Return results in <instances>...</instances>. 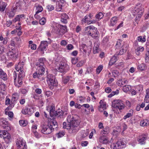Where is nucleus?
<instances>
[{"instance_id":"nucleus-48","label":"nucleus","mask_w":149,"mask_h":149,"mask_svg":"<svg viewBox=\"0 0 149 149\" xmlns=\"http://www.w3.org/2000/svg\"><path fill=\"white\" fill-rule=\"evenodd\" d=\"M52 31L53 32L59 35H61V33L59 31V29L56 27H54Z\"/></svg>"},{"instance_id":"nucleus-53","label":"nucleus","mask_w":149,"mask_h":149,"mask_svg":"<svg viewBox=\"0 0 149 149\" xmlns=\"http://www.w3.org/2000/svg\"><path fill=\"white\" fill-rule=\"evenodd\" d=\"M15 12L12 10V11L7 13V15L10 18H12L15 15Z\"/></svg>"},{"instance_id":"nucleus-37","label":"nucleus","mask_w":149,"mask_h":149,"mask_svg":"<svg viewBox=\"0 0 149 149\" xmlns=\"http://www.w3.org/2000/svg\"><path fill=\"white\" fill-rule=\"evenodd\" d=\"M36 13H40L43 10L42 6L40 5H38L36 6Z\"/></svg>"},{"instance_id":"nucleus-58","label":"nucleus","mask_w":149,"mask_h":149,"mask_svg":"<svg viewBox=\"0 0 149 149\" xmlns=\"http://www.w3.org/2000/svg\"><path fill=\"white\" fill-rule=\"evenodd\" d=\"M5 85L4 84L0 83V93L2 92V91H4L5 89Z\"/></svg>"},{"instance_id":"nucleus-47","label":"nucleus","mask_w":149,"mask_h":149,"mask_svg":"<svg viewBox=\"0 0 149 149\" xmlns=\"http://www.w3.org/2000/svg\"><path fill=\"white\" fill-rule=\"evenodd\" d=\"M103 68V66L102 65H99L96 70L97 74H99L102 70Z\"/></svg>"},{"instance_id":"nucleus-64","label":"nucleus","mask_w":149,"mask_h":149,"mask_svg":"<svg viewBox=\"0 0 149 149\" xmlns=\"http://www.w3.org/2000/svg\"><path fill=\"white\" fill-rule=\"evenodd\" d=\"M112 91V90L110 87H107L105 89V91L107 93H109Z\"/></svg>"},{"instance_id":"nucleus-22","label":"nucleus","mask_w":149,"mask_h":149,"mask_svg":"<svg viewBox=\"0 0 149 149\" xmlns=\"http://www.w3.org/2000/svg\"><path fill=\"white\" fill-rule=\"evenodd\" d=\"M0 78L4 80H6L8 79L7 74L2 70H0Z\"/></svg>"},{"instance_id":"nucleus-20","label":"nucleus","mask_w":149,"mask_h":149,"mask_svg":"<svg viewBox=\"0 0 149 149\" xmlns=\"http://www.w3.org/2000/svg\"><path fill=\"white\" fill-rule=\"evenodd\" d=\"M118 20V17H112L110 20V26H113L117 23Z\"/></svg>"},{"instance_id":"nucleus-44","label":"nucleus","mask_w":149,"mask_h":149,"mask_svg":"<svg viewBox=\"0 0 149 149\" xmlns=\"http://www.w3.org/2000/svg\"><path fill=\"white\" fill-rule=\"evenodd\" d=\"M20 125L24 127L27 124V121L24 120H20L19 121Z\"/></svg>"},{"instance_id":"nucleus-62","label":"nucleus","mask_w":149,"mask_h":149,"mask_svg":"<svg viewBox=\"0 0 149 149\" xmlns=\"http://www.w3.org/2000/svg\"><path fill=\"white\" fill-rule=\"evenodd\" d=\"M61 18L68 19V15L65 13L61 14Z\"/></svg>"},{"instance_id":"nucleus-11","label":"nucleus","mask_w":149,"mask_h":149,"mask_svg":"<svg viewBox=\"0 0 149 149\" xmlns=\"http://www.w3.org/2000/svg\"><path fill=\"white\" fill-rule=\"evenodd\" d=\"M143 11L141 7L135 8L134 13L135 15H136V18H137L138 17V18H140L143 15Z\"/></svg>"},{"instance_id":"nucleus-34","label":"nucleus","mask_w":149,"mask_h":149,"mask_svg":"<svg viewBox=\"0 0 149 149\" xmlns=\"http://www.w3.org/2000/svg\"><path fill=\"white\" fill-rule=\"evenodd\" d=\"M131 89V87L128 85H125L123 86V91L125 92L129 91Z\"/></svg>"},{"instance_id":"nucleus-19","label":"nucleus","mask_w":149,"mask_h":149,"mask_svg":"<svg viewBox=\"0 0 149 149\" xmlns=\"http://www.w3.org/2000/svg\"><path fill=\"white\" fill-rule=\"evenodd\" d=\"M128 82V81L127 80L125 79H120L118 81L117 84L118 86H121L125 84H127Z\"/></svg>"},{"instance_id":"nucleus-15","label":"nucleus","mask_w":149,"mask_h":149,"mask_svg":"<svg viewBox=\"0 0 149 149\" xmlns=\"http://www.w3.org/2000/svg\"><path fill=\"white\" fill-rule=\"evenodd\" d=\"M22 113L24 114H28L31 115L33 113V111L31 108H29L27 107H26L24 109H22Z\"/></svg>"},{"instance_id":"nucleus-56","label":"nucleus","mask_w":149,"mask_h":149,"mask_svg":"<svg viewBox=\"0 0 149 149\" xmlns=\"http://www.w3.org/2000/svg\"><path fill=\"white\" fill-rule=\"evenodd\" d=\"M112 134L113 136V137L111 138V139H113V138L116 137V136L118 135V131H113L112 132Z\"/></svg>"},{"instance_id":"nucleus-2","label":"nucleus","mask_w":149,"mask_h":149,"mask_svg":"<svg viewBox=\"0 0 149 149\" xmlns=\"http://www.w3.org/2000/svg\"><path fill=\"white\" fill-rule=\"evenodd\" d=\"M44 58H40L38 62L36 64L37 71L33 74L34 78H37L38 79H41L42 76L45 73V69L44 68Z\"/></svg>"},{"instance_id":"nucleus-10","label":"nucleus","mask_w":149,"mask_h":149,"mask_svg":"<svg viewBox=\"0 0 149 149\" xmlns=\"http://www.w3.org/2000/svg\"><path fill=\"white\" fill-rule=\"evenodd\" d=\"M18 54L16 50H13L9 51L8 53V56L10 58L15 59L17 58Z\"/></svg>"},{"instance_id":"nucleus-14","label":"nucleus","mask_w":149,"mask_h":149,"mask_svg":"<svg viewBox=\"0 0 149 149\" xmlns=\"http://www.w3.org/2000/svg\"><path fill=\"white\" fill-rule=\"evenodd\" d=\"M80 121L79 120H78L75 118L74 121H72L70 124H71V130H74V127H77L80 124Z\"/></svg>"},{"instance_id":"nucleus-35","label":"nucleus","mask_w":149,"mask_h":149,"mask_svg":"<svg viewBox=\"0 0 149 149\" xmlns=\"http://www.w3.org/2000/svg\"><path fill=\"white\" fill-rule=\"evenodd\" d=\"M63 114V111L62 110H60L56 111L54 115L56 116L59 117L61 116H62Z\"/></svg>"},{"instance_id":"nucleus-31","label":"nucleus","mask_w":149,"mask_h":149,"mask_svg":"<svg viewBox=\"0 0 149 149\" xmlns=\"http://www.w3.org/2000/svg\"><path fill=\"white\" fill-rule=\"evenodd\" d=\"M117 60L116 57L115 56L112 57L109 63V65L110 66H111L113 64H114Z\"/></svg>"},{"instance_id":"nucleus-26","label":"nucleus","mask_w":149,"mask_h":149,"mask_svg":"<svg viewBox=\"0 0 149 149\" xmlns=\"http://www.w3.org/2000/svg\"><path fill=\"white\" fill-rule=\"evenodd\" d=\"M19 95L18 93H13L12 95V101L15 102L16 101L19 97Z\"/></svg>"},{"instance_id":"nucleus-42","label":"nucleus","mask_w":149,"mask_h":149,"mask_svg":"<svg viewBox=\"0 0 149 149\" xmlns=\"http://www.w3.org/2000/svg\"><path fill=\"white\" fill-rule=\"evenodd\" d=\"M60 28L61 30H63L62 31V34L67 32V28L66 26H63L62 25H60Z\"/></svg>"},{"instance_id":"nucleus-13","label":"nucleus","mask_w":149,"mask_h":149,"mask_svg":"<svg viewBox=\"0 0 149 149\" xmlns=\"http://www.w3.org/2000/svg\"><path fill=\"white\" fill-rule=\"evenodd\" d=\"M0 124L4 129H6V128L7 127V129H8V130L10 129V127L7 126L8 122L6 121L5 119L4 118H1L0 119Z\"/></svg>"},{"instance_id":"nucleus-36","label":"nucleus","mask_w":149,"mask_h":149,"mask_svg":"<svg viewBox=\"0 0 149 149\" xmlns=\"http://www.w3.org/2000/svg\"><path fill=\"white\" fill-rule=\"evenodd\" d=\"M63 128L67 130H71V124L70 123H68L67 125L66 122H64L63 123Z\"/></svg>"},{"instance_id":"nucleus-52","label":"nucleus","mask_w":149,"mask_h":149,"mask_svg":"<svg viewBox=\"0 0 149 149\" xmlns=\"http://www.w3.org/2000/svg\"><path fill=\"white\" fill-rule=\"evenodd\" d=\"M5 114H8V116L11 118H13L14 116V114L13 113L12 111H9L8 112L7 111L5 112Z\"/></svg>"},{"instance_id":"nucleus-16","label":"nucleus","mask_w":149,"mask_h":149,"mask_svg":"<svg viewBox=\"0 0 149 149\" xmlns=\"http://www.w3.org/2000/svg\"><path fill=\"white\" fill-rule=\"evenodd\" d=\"M100 106L98 107V110L101 111L106 109V103L104 100H101L100 102Z\"/></svg>"},{"instance_id":"nucleus-57","label":"nucleus","mask_w":149,"mask_h":149,"mask_svg":"<svg viewBox=\"0 0 149 149\" xmlns=\"http://www.w3.org/2000/svg\"><path fill=\"white\" fill-rule=\"evenodd\" d=\"M68 42L65 40H62L61 41L60 44L62 46H65L67 44Z\"/></svg>"},{"instance_id":"nucleus-38","label":"nucleus","mask_w":149,"mask_h":149,"mask_svg":"<svg viewBox=\"0 0 149 149\" xmlns=\"http://www.w3.org/2000/svg\"><path fill=\"white\" fill-rule=\"evenodd\" d=\"M119 93V91L118 89H116L115 91H113L111 92L110 94L108 96V97H111L115 95H118Z\"/></svg>"},{"instance_id":"nucleus-46","label":"nucleus","mask_w":149,"mask_h":149,"mask_svg":"<svg viewBox=\"0 0 149 149\" xmlns=\"http://www.w3.org/2000/svg\"><path fill=\"white\" fill-rule=\"evenodd\" d=\"M65 132L63 131H60L56 134L58 138H60L63 137L64 136Z\"/></svg>"},{"instance_id":"nucleus-3","label":"nucleus","mask_w":149,"mask_h":149,"mask_svg":"<svg viewBox=\"0 0 149 149\" xmlns=\"http://www.w3.org/2000/svg\"><path fill=\"white\" fill-rule=\"evenodd\" d=\"M57 70L60 72H66L70 69L69 66L65 63L61 62L57 67Z\"/></svg>"},{"instance_id":"nucleus-25","label":"nucleus","mask_w":149,"mask_h":149,"mask_svg":"<svg viewBox=\"0 0 149 149\" xmlns=\"http://www.w3.org/2000/svg\"><path fill=\"white\" fill-rule=\"evenodd\" d=\"M133 110L132 109H131L130 110L129 112L126 114L123 117V119L126 120L127 118H129L133 116Z\"/></svg>"},{"instance_id":"nucleus-29","label":"nucleus","mask_w":149,"mask_h":149,"mask_svg":"<svg viewBox=\"0 0 149 149\" xmlns=\"http://www.w3.org/2000/svg\"><path fill=\"white\" fill-rule=\"evenodd\" d=\"M119 149L123 148L126 146L125 144L122 141L119 140L117 142Z\"/></svg>"},{"instance_id":"nucleus-18","label":"nucleus","mask_w":149,"mask_h":149,"mask_svg":"<svg viewBox=\"0 0 149 149\" xmlns=\"http://www.w3.org/2000/svg\"><path fill=\"white\" fill-rule=\"evenodd\" d=\"M144 48L141 46L138 47L135 49L136 54L138 56L140 55L141 53L144 51Z\"/></svg>"},{"instance_id":"nucleus-60","label":"nucleus","mask_w":149,"mask_h":149,"mask_svg":"<svg viewBox=\"0 0 149 149\" xmlns=\"http://www.w3.org/2000/svg\"><path fill=\"white\" fill-rule=\"evenodd\" d=\"M88 142L87 141H82L81 142V146L82 147H85L87 146Z\"/></svg>"},{"instance_id":"nucleus-9","label":"nucleus","mask_w":149,"mask_h":149,"mask_svg":"<svg viewBox=\"0 0 149 149\" xmlns=\"http://www.w3.org/2000/svg\"><path fill=\"white\" fill-rule=\"evenodd\" d=\"M55 123L54 124V122H53V125H44L43 127V130H56V128H57V123L56 122H55Z\"/></svg>"},{"instance_id":"nucleus-55","label":"nucleus","mask_w":149,"mask_h":149,"mask_svg":"<svg viewBox=\"0 0 149 149\" xmlns=\"http://www.w3.org/2000/svg\"><path fill=\"white\" fill-rule=\"evenodd\" d=\"M42 14H39V13H36L34 15V17L37 19H39L41 18L42 16H41Z\"/></svg>"},{"instance_id":"nucleus-21","label":"nucleus","mask_w":149,"mask_h":149,"mask_svg":"<svg viewBox=\"0 0 149 149\" xmlns=\"http://www.w3.org/2000/svg\"><path fill=\"white\" fill-rule=\"evenodd\" d=\"M99 141L103 144H107L109 142L108 139L104 136H101L99 138Z\"/></svg>"},{"instance_id":"nucleus-51","label":"nucleus","mask_w":149,"mask_h":149,"mask_svg":"<svg viewBox=\"0 0 149 149\" xmlns=\"http://www.w3.org/2000/svg\"><path fill=\"white\" fill-rule=\"evenodd\" d=\"M46 22V19L45 18L42 17L39 20L40 24L42 25H43Z\"/></svg>"},{"instance_id":"nucleus-41","label":"nucleus","mask_w":149,"mask_h":149,"mask_svg":"<svg viewBox=\"0 0 149 149\" xmlns=\"http://www.w3.org/2000/svg\"><path fill=\"white\" fill-rule=\"evenodd\" d=\"M103 15L102 12H99L96 15L95 17L97 20H99L103 17Z\"/></svg>"},{"instance_id":"nucleus-8","label":"nucleus","mask_w":149,"mask_h":149,"mask_svg":"<svg viewBox=\"0 0 149 149\" xmlns=\"http://www.w3.org/2000/svg\"><path fill=\"white\" fill-rule=\"evenodd\" d=\"M86 33L88 36H91V34L96 30V28L93 26H89L85 28Z\"/></svg>"},{"instance_id":"nucleus-28","label":"nucleus","mask_w":149,"mask_h":149,"mask_svg":"<svg viewBox=\"0 0 149 149\" xmlns=\"http://www.w3.org/2000/svg\"><path fill=\"white\" fill-rule=\"evenodd\" d=\"M47 109L49 110V112L50 113H52V114L54 115L56 111H55V107L54 104H52L51 105L48 107Z\"/></svg>"},{"instance_id":"nucleus-49","label":"nucleus","mask_w":149,"mask_h":149,"mask_svg":"<svg viewBox=\"0 0 149 149\" xmlns=\"http://www.w3.org/2000/svg\"><path fill=\"white\" fill-rule=\"evenodd\" d=\"M128 45H126V47L125 49H122L120 50L119 53L118 54V55H122L125 52L126 50H127V47Z\"/></svg>"},{"instance_id":"nucleus-59","label":"nucleus","mask_w":149,"mask_h":149,"mask_svg":"<svg viewBox=\"0 0 149 149\" xmlns=\"http://www.w3.org/2000/svg\"><path fill=\"white\" fill-rule=\"evenodd\" d=\"M33 133L35 136L37 138H39L41 136V135L39 134L37 131H33Z\"/></svg>"},{"instance_id":"nucleus-43","label":"nucleus","mask_w":149,"mask_h":149,"mask_svg":"<svg viewBox=\"0 0 149 149\" xmlns=\"http://www.w3.org/2000/svg\"><path fill=\"white\" fill-rule=\"evenodd\" d=\"M70 80V77L68 76L64 77L63 78L62 82L65 84H66Z\"/></svg>"},{"instance_id":"nucleus-61","label":"nucleus","mask_w":149,"mask_h":149,"mask_svg":"<svg viewBox=\"0 0 149 149\" xmlns=\"http://www.w3.org/2000/svg\"><path fill=\"white\" fill-rule=\"evenodd\" d=\"M112 73L114 77H116L119 74L118 71L116 70L113 71Z\"/></svg>"},{"instance_id":"nucleus-50","label":"nucleus","mask_w":149,"mask_h":149,"mask_svg":"<svg viewBox=\"0 0 149 149\" xmlns=\"http://www.w3.org/2000/svg\"><path fill=\"white\" fill-rule=\"evenodd\" d=\"M47 8L49 11L53 10L54 8V6L51 4H49L47 6Z\"/></svg>"},{"instance_id":"nucleus-40","label":"nucleus","mask_w":149,"mask_h":149,"mask_svg":"<svg viewBox=\"0 0 149 149\" xmlns=\"http://www.w3.org/2000/svg\"><path fill=\"white\" fill-rule=\"evenodd\" d=\"M99 36V33L97 31V29L96 28V30L95 32H93V33L91 34V36L93 38H96L97 37H98Z\"/></svg>"},{"instance_id":"nucleus-39","label":"nucleus","mask_w":149,"mask_h":149,"mask_svg":"<svg viewBox=\"0 0 149 149\" xmlns=\"http://www.w3.org/2000/svg\"><path fill=\"white\" fill-rule=\"evenodd\" d=\"M75 118L73 116H72L71 115L68 116L67 117V120L68 123H70L72 121H74Z\"/></svg>"},{"instance_id":"nucleus-12","label":"nucleus","mask_w":149,"mask_h":149,"mask_svg":"<svg viewBox=\"0 0 149 149\" xmlns=\"http://www.w3.org/2000/svg\"><path fill=\"white\" fill-rule=\"evenodd\" d=\"M47 41H41L39 48L42 51H46L47 50Z\"/></svg>"},{"instance_id":"nucleus-54","label":"nucleus","mask_w":149,"mask_h":149,"mask_svg":"<svg viewBox=\"0 0 149 149\" xmlns=\"http://www.w3.org/2000/svg\"><path fill=\"white\" fill-rule=\"evenodd\" d=\"M99 45H96V46H95L93 50V53L94 54H95L96 53H97L99 51Z\"/></svg>"},{"instance_id":"nucleus-17","label":"nucleus","mask_w":149,"mask_h":149,"mask_svg":"<svg viewBox=\"0 0 149 149\" xmlns=\"http://www.w3.org/2000/svg\"><path fill=\"white\" fill-rule=\"evenodd\" d=\"M147 136L145 135H142L140 136L138 138L137 141L139 143L143 144H144V141L146 139Z\"/></svg>"},{"instance_id":"nucleus-5","label":"nucleus","mask_w":149,"mask_h":149,"mask_svg":"<svg viewBox=\"0 0 149 149\" xmlns=\"http://www.w3.org/2000/svg\"><path fill=\"white\" fill-rule=\"evenodd\" d=\"M112 104L115 107L117 108L120 110L123 109L125 108V105L123 101L121 100H114Z\"/></svg>"},{"instance_id":"nucleus-7","label":"nucleus","mask_w":149,"mask_h":149,"mask_svg":"<svg viewBox=\"0 0 149 149\" xmlns=\"http://www.w3.org/2000/svg\"><path fill=\"white\" fill-rule=\"evenodd\" d=\"M47 81L48 84L52 86H56V81L55 80L54 76L52 74H49L47 77Z\"/></svg>"},{"instance_id":"nucleus-23","label":"nucleus","mask_w":149,"mask_h":149,"mask_svg":"<svg viewBox=\"0 0 149 149\" xmlns=\"http://www.w3.org/2000/svg\"><path fill=\"white\" fill-rule=\"evenodd\" d=\"M137 68L141 71H144L147 69V66L144 63H142L138 66Z\"/></svg>"},{"instance_id":"nucleus-6","label":"nucleus","mask_w":149,"mask_h":149,"mask_svg":"<svg viewBox=\"0 0 149 149\" xmlns=\"http://www.w3.org/2000/svg\"><path fill=\"white\" fill-rule=\"evenodd\" d=\"M16 145L17 149H26L27 148L26 143L22 138L17 139Z\"/></svg>"},{"instance_id":"nucleus-27","label":"nucleus","mask_w":149,"mask_h":149,"mask_svg":"<svg viewBox=\"0 0 149 149\" xmlns=\"http://www.w3.org/2000/svg\"><path fill=\"white\" fill-rule=\"evenodd\" d=\"M149 124V120L148 119H144L142 120L140 122V125L142 126H147Z\"/></svg>"},{"instance_id":"nucleus-24","label":"nucleus","mask_w":149,"mask_h":149,"mask_svg":"<svg viewBox=\"0 0 149 149\" xmlns=\"http://www.w3.org/2000/svg\"><path fill=\"white\" fill-rule=\"evenodd\" d=\"M21 6L19 3H16L15 6H13L12 8V10L15 12L17 10H19L20 9Z\"/></svg>"},{"instance_id":"nucleus-33","label":"nucleus","mask_w":149,"mask_h":149,"mask_svg":"<svg viewBox=\"0 0 149 149\" xmlns=\"http://www.w3.org/2000/svg\"><path fill=\"white\" fill-rule=\"evenodd\" d=\"M146 37L145 36H144L143 37L142 36H140L137 37V40L139 42L142 43L146 41Z\"/></svg>"},{"instance_id":"nucleus-30","label":"nucleus","mask_w":149,"mask_h":149,"mask_svg":"<svg viewBox=\"0 0 149 149\" xmlns=\"http://www.w3.org/2000/svg\"><path fill=\"white\" fill-rule=\"evenodd\" d=\"M6 6V3L3 1H0V11H4Z\"/></svg>"},{"instance_id":"nucleus-1","label":"nucleus","mask_w":149,"mask_h":149,"mask_svg":"<svg viewBox=\"0 0 149 149\" xmlns=\"http://www.w3.org/2000/svg\"><path fill=\"white\" fill-rule=\"evenodd\" d=\"M23 64V63H19L17 66H16V70L19 72L17 78V81L16 73L15 71L13 72V78L14 82L16 86L19 88L20 87L22 84V79L25 76V73L24 71Z\"/></svg>"},{"instance_id":"nucleus-32","label":"nucleus","mask_w":149,"mask_h":149,"mask_svg":"<svg viewBox=\"0 0 149 149\" xmlns=\"http://www.w3.org/2000/svg\"><path fill=\"white\" fill-rule=\"evenodd\" d=\"M80 48L81 49L83 50L84 52L86 53L88 49V47L86 44H82L80 46Z\"/></svg>"},{"instance_id":"nucleus-45","label":"nucleus","mask_w":149,"mask_h":149,"mask_svg":"<svg viewBox=\"0 0 149 149\" xmlns=\"http://www.w3.org/2000/svg\"><path fill=\"white\" fill-rule=\"evenodd\" d=\"M111 147L113 149H119L117 142L116 143H112L111 145Z\"/></svg>"},{"instance_id":"nucleus-4","label":"nucleus","mask_w":149,"mask_h":149,"mask_svg":"<svg viewBox=\"0 0 149 149\" xmlns=\"http://www.w3.org/2000/svg\"><path fill=\"white\" fill-rule=\"evenodd\" d=\"M0 136L3 137L6 143H8L11 142L12 139L10 134L7 131H0Z\"/></svg>"},{"instance_id":"nucleus-63","label":"nucleus","mask_w":149,"mask_h":149,"mask_svg":"<svg viewBox=\"0 0 149 149\" xmlns=\"http://www.w3.org/2000/svg\"><path fill=\"white\" fill-rule=\"evenodd\" d=\"M52 92L49 91H47L45 93V95L47 97L51 96L52 95Z\"/></svg>"}]
</instances>
